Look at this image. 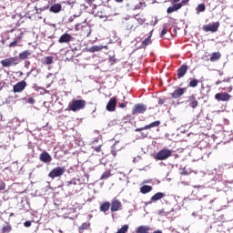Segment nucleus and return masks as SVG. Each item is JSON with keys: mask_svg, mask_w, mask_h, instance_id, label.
Returning a JSON list of instances; mask_svg holds the SVG:
<instances>
[{"mask_svg": "<svg viewBox=\"0 0 233 233\" xmlns=\"http://www.w3.org/2000/svg\"><path fill=\"white\" fill-rule=\"evenodd\" d=\"M85 106H86V101L84 99H73L68 105V108L72 112H78V110H83L85 109Z\"/></svg>", "mask_w": 233, "mask_h": 233, "instance_id": "nucleus-1", "label": "nucleus"}, {"mask_svg": "<svg viewBox=\"0 0 233 233\" xmlns=\"http://www.w3.org/2000/svg\"><path fill=\"white\" fill-rule=\"evenodd\" d=\"M0 63L2 66H4L5 68H8L10 66H15V65H19V63H21V60L19 59V56H14L1 60Z\"/></svg>", "mask_w": 233, "mask_h": 233, "instance_id": "nucleus-2", "label": "nucleus"}, {"mask_svg": "<svg viewBox=\"0 0 233 233\" xmlns=\"http://www.w3.org/2000/svg\"><path fill=\"white\" fill-rule=\"evenodd\" d=\"M172 156V150L163 148L160 151L157 153V155L154 157L157 161H165L166 159H168Z\"/></svg>", "mask_w": 233, "mask_h": 233, "instance_id": "nucleus-3", "label": "nucleus"}, {"mask_svg": "<svg viewBox=\"0 0 233 233\" xmlns=\"http://www.w3.org/2000/svg\"><path fill=\"white\" fill-rule=\"evenodd\" d=\"M65 172H66V168L65 167H56L49 172L48 177H51V179H56V177H61V176H63Z\"/></svg>", "mask_w": 233, "mask_h": 233, "instance_id": "nucleus-4", "label": "nucleus"}, {"mask_svg": "<svg viewBox=\"0 0 233 233\" xmlns=\"http://www.w3.org/2000/svg\"><path fill=\"white\" fill-rule=\"evenodd\" d=\"M219 29V22H213L208 25H205L202 26V30L204 32H212V34L218 32Z\"/></svg>", "mask_w": 233, "mask_h": 233, "instance_id": "nucleus-5", "label": "nucleus"}, {"mask_svg": "<svg viewBox=\"0 0 233 233\" xmlns=\"http://www.w3.org/2000/svg\"><path fill=\"white\" fill-rule=\"evenodd\" d=\"M145 112H147V105L145 104H137L132 110L133 116H137L138 114H145Z\"/></svg>", "mask_w": 233, "mask_h": 233, "instance_id": "nucleus-6", "label": "nucleus"}, {"mask_svg": "<svg viewBox=\"0 0 233 233\" xmlns=\"http://www.w3.org/2000/svg\"><path fill=\"white\" fill-rule=\"evenodd\" d=\"M26 88V81L22 80L20 82H17L14 86H13V92L15 94H19L20 92H23Z\"/></svg>", "mask_w": 233, "mask_h": 233, "instance_id": "nucleus-7", "label": "nucleus"}, {"mask_svg": "<svg viewBox=\"0 0 233 233\" xmlns=\"http://www.w3.org/2000/svg\"><path fill=\"white\" fill-rule=\"evenodd\" d=\"M230 97H232V96H230L228 93L227 92H222V93H217L215 95V99L217 101H230Z\"/></svg>", "mask_w": 233, "mask_h": 233, "instance_id": "nucleus-8", "label": "nucleus"}, {"mask_svg": "<svg viewBox=\"0 0 233 233\" xmlns=\"http://www.w3.org/2000/svg\"><path fill=\"white\" fill-rule=\"evenodd\" d=\"M121 207H123V204H121V201H119L116 198H114L111 202V212L119 211Z\"/></svg>", "mask_w": 233, "mask_h": 233, "instance_id": "nucleus-9", "label": "nucleus"}, {"mask_svg": "<svg viewBox=\"0 0 233 233\" xmlns=\"http://www.w3.org/2000/svg\"><path fill=\"white\" fill-rule=\"evenodd\" d=\"M185 92H187V88L177 87L173 93H171V97H173V99H177L181 97Z\"/></svg>", "mask_w": 233, "mask_h": 233, "instance_id": "nucleus-10", "label": "nucleus"}, {"mask_svg": "<svg viewBox=\"0 0 233 233\" xmlns=\"http://www.w3.org/2000/svg\"><path fill=\"white\" fill-rule=\"evenodd\" d=\"M79 185H81V179L79 178H72L66 182V187H71V188H76Z\"/></svg>", "mask_w": 233, "mask_h": 233, "instance_id": "nucleus-11", "label": "nucleus"}, {"mask_svg": "<svg viewBox=\"0 0 233 233\" xmlns=\"http://www.w3.org/2000/svg\"><path fill=\"white\" fill-rule=\"evenodd\" d=\"M74 39V36H72L70 34L68 33H65L63 34L59 39H58V43H70V41H72Z\"/></svg>", "mask_w": 233, "mask_h": 233, "instance_id": "nucleus-12", "label": "nucleus"}, {"mask_svg": "<svg viewBox=\"0 0 233 233\" xmlns=\"http://www.w3.org/2000/svg\"><path fill=\"white\" fill-rule=\"evenodd\" d=\"M40 161H42V163H51L52 156H50L48 152L44 151L40 154Z\"/></svg>", "mask_w": 233, "mask_h": 233, "instance_id": "nucleus-13", "label": "nucleus"}, {"mask_svg": "<svg viewBox=\"0 0 233 233\" xmlns=\"http://www.w3.org/2000/svg\"><path fill=\"white\" fill-rule=\"evenodd\" d=\"M116 103H117V100H116V98H111V99L108 101V103H107V105H106V110H107L108 112H114V111L116 110Z\"/></svg>", "mask_w": 233, "mask_h": 233, "instance_id": "nucleus-14", "label": "nucleus"}, {"mask_svg": "<svg viewBox=\"0 0 233 233\" xmlns=\"http://www.w3.org/2000/svg\"><path fill=\"white\" fill-rule=\"evenodd\" d=\"M187 70H188V66L187 65H182L177 69V77H178V79H181V77H184L185 74H187Z\"/></svg>", "mask_w": 233, "mask_h": 233, "instance_id": "nucleus-15", "label": "nucleus"}, {"mask_svg": "<svg viewBox=\"0 0 233 233\" xmlns=\"http://www.w3.org/2000/svg\"><path fill=\"white\" fill-rule=\"evenodd\" d=\"M63 10V5L61 4H54L49 7V12L52 14H59Z\"/></svg>", "mask_w": 233, "mask_h": 233, "instance_id": "nucleus-16", "label": "nucleus"}, {"mask_svg": "<svg viewBox=\"0 0 233 233\" xmlns=\"http://www.w3.org/2000/svg\"><path fill=\"white\" fill-rule=\"evenodd\" d=\"M103 48H108V46H93L89 47L88 52H91V54H94L96 52H101Z\"/></svg>", "mask_w": 233, "mask_h": 233, "instance_id": "nucleus-17", "label": "nucleus"}, {"mask_svg": "<svg viewBox=\"0 0 233 233\" xmlns=\"http://www.w3.org/2000/svg\"><path fill=\"white\" fill-rule=\"evenodd\" d=\"M137 25H136V20H128L126 24L127 30H136L137 28Z\"/></svg>", "mask_w": 233, "mask_h": 233, "instance_id": "nucleus-18", "label": "nucleus"}, {"mask_svg": "<svg viewBox=\"0 0 233 233\" xmlns=\"http://www.w3.org/2000/svg\"><path fill=\"white\" fill-rule=\"evenodd\" d=\"M148 45H152V31L150 32V35L142 41V48L148 46Z\"/></svg>", "mask_w": 233, "mask_h": 233, "instance_id": "nucleus-19", "label": "nucleus"}, {"mask_svg": "<svg viewBox=\"0 0 233 233\" xmlns=\"http://www.w3.org/2000/svg\"><path fill=\"white\" fill-rule=\"evenodd\" d=\"M163 198H165V193L157 192L153 197H151V201L153 202L159 201V199H163Z\"/></svg>", "mask_w": 233, "mask_h": 233, "instance_id": "nucleus-20", "label": "nucleus"}, {"mask_svg": "<svg viewBox=\"0 0 233 233\" xmlns=\"http://www.w3.org/2000/svg\"><path fill=\"white\" fill-rule=\"evenodd\" d=\"M29 56H32V52H30V50H25L19 54L18 58L20 61H21V59L24 61V59H27L29 57Z\"/></svg>", "mask_w": 233, "mask_h": 233, "instance_id": "nucleus-21", "label": "nucleus"}, {"mask_svg": "<svg viewBox=\"0 0 233 233\" xmlns=\"http://www.w3.org/2000/svg\"><path fill=\"white\" fill-rule=\"evenodd\" d=\"M150 232L149 226H139L137 229V233H148Z\"/></svg>", "mask_w": 233, "mask_h": 233, "instance_id": "nucleus-22", "label": "nucleus"}, {"mask_svg": "<svg viewBox=\"0 0 233 233\" xmlns=\"http://www.w3.org/2000/svg\"><path fill=\"white\" fill-rule=\"evenodd\" d=\"M141 194H148V192H152V186L144 185L140 187Z\"/></svg>", "mask_w": 233, "mask_h": 233, "instance_id": "nucleus-23", "label": "nucleus"}, {"mask_svg": "<svg viewBox=\"0 0 233 233\" xmlns=\"http://www.w3.org/2000/svg\"><path fill=\"white\" fill-rule=\"evenodd\" d=\"M189 101H190L189 105H190L191 108H198L199 102H198L196 100V96H189Z\"/></svg>", "mask_w": 233, "mask_h": 233, "instance_id": "nucleus-24", "label": "nucleus"}, {"mask_svg": "<svg viewBox=\"0 0 233 233\" xmlns=\"http://www.w3.org/2000/svg\"><path fill=\"white\" fill-rule=\"evenodd\" d=\"M159 125H161V121L157 120L155 122H152V123L145 126L144 128H147V130H150V128H156L157 127H159Z\"/></svg>", "mask_w": 233, "mask_h": 233, "instance_id": "nucleus-25", "label": "nucleus"}, {"mask_svg": "<svg viewBox=\"0 0 233 233\" xmlns=\"http://www.w3.org/2000/svg\"><path fill=\"white\" fill-rule=\"evenodd\" d=\"M110 210V202H104L100 206V212H108Z\"/></svg>", "mask_w": 233, "mask_h": 233, "instance_id": "nucleus-26", "label": "nucleus"}, {"mask_svg": "<svg viewBox=\"0 0 233 233\" xmlns=\"http://www.w3.org/2000/svg\"><path fill=\"white\" fill-rule=\"evenodd\" d=\"M221 58V53L219 52H215L211 55L210 56V61L214 62V61H218V59Z\"/></svg>", "mask_w": 233, "mask_h": 233, "instance_id": "nucleus-27", "label": "nucleus"}, {"mask_svg": "<svg viewBox=\"0 0 233 233\" xmlns=\"http://www.w3.org/2000/svg\"><path fill=\"white\" fill-rule=\"evenodd\" d=\"M90 227L89 222H85L79 227V233H83L84 230H88V228Z\"/></svg>", "mask_w": 233, "mask_h": 233, "instance_id": "nucleus-28", "label": "nucleus"}, {"mask_svg": "<svg viewBox=\"0 0 233 233\" xmlns=\"http://www.w3.org/2000/svg\"><path fill=\"white\" fill-rule=\"evenodd\" d=\"M11 232H12V226H10L9 224L3 226L2 233H11Z\"/></svg>", "mask_w": 233, "mask_h": 233, "instance_id": "nucleus-29", "label": "nucleus"}, {"mask_svg": "<svg viewBox=\"0 0 233 233\" xmlns=\"http://www.w3.org/2000/svg\"><path fill=\"white\" fill-rule=\"evenodd\" d=\"M198 79L193 78V79H191L190 82H189V86H190L191 88H196V86H198Z\"/></svg>", "mask_w": 233, "mask_h": 233, "instance_id": "nucleus-30", "label": "nucleus"}, {"mask_svg": "<svg viewBox=\"0 0 233 233\" xmlns=\"http://www.w3.org/2000/svg\"><path fill=\"white\" fill-rule=\"evenodd\" d=\"M128 232V225H124L121 228H119L116 233H127Z\"/></svg>", "mask_w": 233, "mask_h": 233, "instance_id": "nucleus-31", "label": "nucleus"}, {"mask_svg": "<svg viewBox=\"0 0 233 233\" xmlns=\"http://www.w3.org/2000/svg\"><path fill=\"white\" fill-rule=\"evenodd\" d=\"M206 8H207V7L205 6V4H199V5L197 6L198 14H199V12H205Z\"/></svg>", "mask_w": 233, "mask_h": 233, "instance_id": "nucleus-32", "label": "nucleus"}, {"mask_svg": "<svg viewBox=\"0 0 233 233\" xmlns=\"http://www.w3.org/2000/svg\"><path fill=\"white\" fill-rule=\"evenodd\" d=\"M142 6H147V4L145 2H139V4L133 8V10H141Z\"/></svg>", "mask_w": 233, "mask_h": 233, "instance_id": "nucleus-33", "label": "nucleus"}, {"mask_svg": "<svg viewBox=\"0 0 233 233\" xmlns=\"http://www.w3.org/2000/svg\"><path fill=\"white\" fill-rule=\"evenodd\" d=\"M135 19H136V23H138V25H143L145 23V21H147L145 19L139 18L138 15H135Z\"/></svg>", "mask_w": 233, "mask_h": 233, "instance_id": "nucleus-34", "label": "nucleus"}, {"mask_svg": "<svg viewBox=\"0 0 233 233\" xmlns=\"http://www.w3.org/2000/svg\"><path fill=\"white\" fill-rule=\"evenodd\" d=\"M54 63V57L47 56L46 57V65H52Z\"/></svg>", "mask_w": 233, "mask_h": 233, "instance_id": "nucleus-35", "label": "nucleus"}, {"mask_svg": "<svg viewBox=\"0 0 233 233\" xmlns=\"http://www.w3.org/2000/svg\"><path fill=\"white\" fill-rule=\"evenodd\" d=\"M17 38H15V40L9 44V48H15V46H17Z\"/></svg>", "mask_w": 233, "mask_h": 233, "instance_id": "nucleus-36", "label": "nucleus"}, {"mask_svg": "<svg viewBox=\"0 0 233 233\" xmlns=\"http://www.w3.org/2000/svg\"><path fill=\"white\" fill-rule=\"evenodd\" d=\"M110 177V172H104L101 176V179H108Z\"/></svg>", "mask_w": 233, "mask_h": 233, "instance_id": "nucleus-37", "label": "nucleus"}, {"mask_svg": "<svg viewBox=\"0 0 233 233\" xmlns=\"http://www.w3.org/2000/svg\"><path fill=\"white\" fill-rule=\"evenodd\" d=\"M173 7L175 8V10H180V8H182L183 7V4H181V3H177V4H174L173 5Z\"/></svg>", "mask_w": 233, "mask_h": 233, "instance_id": "nucleus-38", "label": "nucleus"}, {"mask_svg": "<svg viewBox=\"0 0 233 233\" xmlns=\"http://www.w3.org/2000/svg\"><path fill=\"white\" fill-rule=\"evenodd\" d=\"M167 30V24L164 25L163 29L161 31L160 36L163 37V35H166Z\"/></svg>", "mask_w": 233, "mask_h": 233, "instance_id": "nucleus-39", "label": "nucleus"}, {"mask_svg": "<svg viewBox=\"0 0 233 233\" xmlns=\"http://www.w3.org/2000/svg\"><path fill=\"white\" fill-rule=\"evenodd\" d=\"M167 14H172V13L177 12V11L176 8L174 7V5H172V6H169V7L167 8Z\"/></svg>", "mask_w": 233, "mask_h": 233, "instance_id": "nucleus-40", "label": "nucleus"}, {"mask_svg": "<svg viewBox=\"0 0 233 233\" xmlns=\"http://www.w3.org/2000/svg\"><path fill=\"white\" fill-rule=\"evenodd\" d=\"M165 103H167V99H165V98L158 99V105H165Z\"/></svg>", "mask_w": 233, "mask_h": 233, "instance_id": "nucleus-41", "label": "nucleus"}, {"mask_svg": "<svg viewBox=\"0 0 233 233\" xmlns=\"http://www.w3.org/2000/svg\"><path fill=\"white\" fill-rule=\"evenodd\" d=\"M24 227H26V228L32 227V221H30V220L25 221V222L24 223Z\"/></svg>", "mask_w": 233, "mask_h": 233, "instance_id": "nucleus-42", "label": "nucleus"}, {"mask_svg": "<svg viewBox=\"0 0 233 233\" xmlns=\"http://www.w3.org/2000/svg\"><path fill=\"white\" fill-rule=\"evenodd\" d=\"M5 188H6V184H5V182H1L0 183V190H5Z\"/></svg>", "mask_w": 233, "mask_h": 233, "instance_id": "nucleus-43", "label": "nucleus"}, {"mask_svg": "<svg viewBox=\"0 0 233 233\" xmlns=\"http://www.w3.org/2000/svg\"><path fill=\"white\" fill-rule=\"evenodd\" d=\"M157 24V16H155L154 21L151 22V25L156 26Z\"/></svg>", "mask_w": 233, "mask_h": 233, "instance_id": "nucleus-44", "label": "nucleus"}, {"mask_svg": "<svg viewBox=\"0 0 233 233\" xmlns=\"http://www.w3.org/2000/svg\"><path fill=\"white\" fill-rule=\"evenodd\" d=\"M27 103H29V105H34V103H35V100H34V98L32 97H29Z\"/></svg>", "mask_w": 233, "mask_h": 233, "instance_id": "nucleus-45", "label": "nucleus"}, {"mask_svg": "<svg viewBox=\"0 0 233 233\" xmlns=\"http://www.w3.org/2000/svg\"><path fill=\"white\" fill-rule=\"evenodd\" d=\"M143 130H147V128L144 127H138L137 129H135V132H143Z\"/></svg>", "mask_w": 233, "mask_h": 233, "instance_id": "nucleus-46", "label": "nucleus"}, {"mask_svg": "<svg viewBox=\"0 0 233 233\" xmlns=\"http://www.w3.org/2000/svg\"><path fill=\"white\" fill-rule=\"evenodd\" d=\"M143 130H147V128L144 127H138L137 129H135V132H143Z\"/></svg>", "mask_w": 233, "mask_h": 233, "instance_id": "nucleus-47", "label": "nucleus"}, {"mask_svg": "<svg viewBox=\"0 0 233 233\" xmlns=\"http://www.w3.org/2000/svg\"><path fill=\"white\" fill-rule=\"evenodd\" d=\"M75 4H76V1H72V0L67 1V5H69V6H74Z\"/></svg>", "mask_w": 233, "mask_h": 233, "instance_id": "nucleus-48", "label": "nucleus"}, {"mask_svg": "<svg viewBox=\"0 0 233 233\" xmlns=\"http://www.w3.org/2000/svg\"><path fill=\"white\" fill-rule=\"evenodd\" d=\"M110 63H116V56H109Z\"/></svg>", "mask_w": 233, "mask_h": 233, "instance_id": "nucleus-49", "label": "nucleus"}, {"mask_svg": "<svg viewBox=\"0 0 233 233\" xmlns=\"http://www.w3.org/2000/svg\"><path fill=\"white\" fill-rule=\"evenodd\" d=\"M96 152H101V144L98 145V147H96L95 148Z\"/></svg>", "mask_w": 233, "mask_h": 233, "instance_id": "nucleus-50", "label": "nucleus"}, {"mask_svg": "<svg viewBox=\"0 0 233 233\" xmlns=\"http://www.w3.org/2000/svg\"><path fill=\"white\" fill-rule=\"evenodd\" d=\"M99 142V137L95 138V140L93 141V145H97V143Z\"/></svg>", "mask_w": 233, "mask_h": 233, "instance_id": "nucleus-51", "label": "nucleus"}, {"mask_svg": "<svg viewBox=\"0 0 233 233\" xmlns=\"http://www.w3.org/2000/svg\"><path fill=\"white\" fill-rule=\"evenodd\" d=\"M12 99V96H9L6 98V105H10V100Z\"/></svg>", "mask_w": 233, "mask_h": 233, "instance_id": "nucleus-52", "label": "nucleus"}, {"mask_svg": "<svg viewBox=\"0 0 233 233\" xmlns=\"http://www.w3.org/2000/svg\"><path fill=\"white\" fill-rule=\"evenodd\" d=\"M141 136H142V137H147L148 136V133L142 132Z\"/></svg>", "mask_w": 233, "mask_h": 233, "instance_id": "nucleus-53", "label": "nucleus"}, {"mask_svg": "<svg viewBox=\"0 0 233 233\" xmlns=\"http://www.w3.org/2000/svg\"><path fill=\"white\" fill-rule=\"evenodd\" d=\"M125 106H127L125 104H123V103H120V104H119V107H120V108H125Z\"/></svg>", "mask_w": 233, "mask_h": 233, "instance_id": "nucleus-54", "label": "nucleus"}, {"mask_svg": "<svg viewBox=\"0 0 233 233\" xmlns=\"http://www.w3.org/2000/svg\"><path fill=\"white\" fill-rule=\"evenodd\" d=\"M230 82V78H228V79H224L223 80V83H229Z\"/></svg>", "mask_w": 233, "mask_h": 233, "instance_id": "nucleus-55", "label": "nucleus"}, {"mask_svg": "<svg viewBox=\"0 0 233 233\" xmlns=\"http://www.w3.org/2000/svg\"><path fill=\"white\" fill-rule=\"evenodd\" d=\"M193 188H203V186H193Z\"/></svg>", "mask_w": 233, "mask_h": 233, "instance_id": "nucleus-56", "label": "nucleus"}, {"mask_svg": "<svg viewBox=\"0 0 233 233\" xmlns=\"http://www.w3.org/2000/svg\"><path fill=\"white\" fill-rule=\"evenodd\" d=\"M221 83H223L221 80H218V81L216 82V85H221Z\"/></svg>", "mask_w": 233, "mask_h": 233, "instance_id": "nucleus-57", "label": "nucleus"}, {"mask_svg": "<svg viewBox=\"0 0 233 233\" xmlns=\"http://www.w3.org/2000/svg\"><path fill=\"white\" fill-rule=\"evenodd\" d=\"M210 183H211V185H212V187H213V185L216 183V181H215L214 179H212V180L210 181Z\"/></svg>", "mask_w": 233, "mask_h": 233, "instance_id": "nucleus-58", "label": "nucleus"}, {"mask_svg": "<svg viewBox=\"0 0 233 233\" xmlns=\"http://www.w3.org/2000/svg\"><path fill=\"white\" fill-rule=\"evenodd\" d=\"M153 233H163V231H161V230H157V231H154Z\"/></svg>", "mask_w": 233, "mask_h": 233, "instance_id": "nucleus-59", "label": "nucleus"}, {"mask_svg": "<svg viewBox=\"0 0 233 233\" xmlns=\"http://www.w3.org/2000/svg\"><path fill=\"white\" fill-rule=\"evenodd\" d=\"M116 3H123L124 0H115Z\"/></svg>", "mask_w": 233, "mask_h": 233, "instance_id": "nucleus-60", "label": "nucleus"}, {"mask_svg": "<svg viewBox=\"0 0 233 233\" xmlns=\"http://www.w3.org/2000/svg\"><path fill=\"white\" fill-rule=\"evenodd\" d=\"M112 154L114 157H116L117 155V153L116 151H112Z\"/></svg>", "mask_w": 233, "mask_h": 233, "instance_id": "nucleus-61", "label": "nucleus"}, {"mask_svg": "<svg viewBox=\"0 0 233 233\" xmlns=\"http://www.w3.org/2000/svg\"><path fill=\"white\" fill-rule=\"evenodd\" d=\"M192 216H193L194 218H196V216H198V213L193 212V213H192Z\"/></svg>", "mask_w": 233, "mask_h": 233, "instance_id": "nucleus-62", "label": "nucleus"}, {"mask_svg": "<svg viewBox=\"0 0 233 233\" xmlns=\"http://www.w3.org/2000/svg\"><path fill=\"white\" fill-rule=\"evenodd\" d=\"M80 16H81V14L74 15V17H80Z\"/></svg>", "mask_w": 233, "mask_h": 233, "instance_id": "nucleus-63", "label": "nucleus"}, {"mask_svg": "<svg viewBox=\"0 0 233 233\" xmlns=\"http://www.w3.org/2000/svg\"><path fill=\"white\" fill-rule=\"evenodd\" d=\"M190 0H182V3H188Z\"/></svg>", "mask_w": 233, "mask_h": 233, "instance_id": "nucleus-64", "label": "nucleus"}]
</instances>
